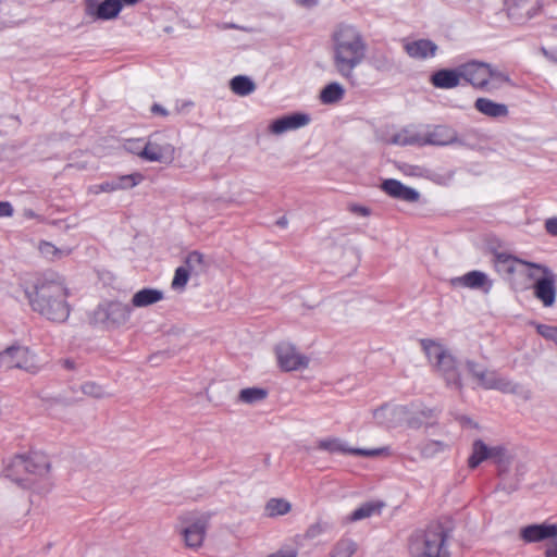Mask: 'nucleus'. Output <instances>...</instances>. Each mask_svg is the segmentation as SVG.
<instances>
[{
    "mask_svg": "<svg viewBox=\"0 0 557 557\" xmlns=\"http://www.w3.org/2000/svg\"><path fill=\"white\" fill-rule=\"evenodd\" d=\"M184 267L189 270L191 274L199 275L206 270L203 255L198 251L188 253L185 259Z\"/></svg>",
    "mask_w": 557,
    "mask_h": 557,
    "instance_id": "nucleus-38",
    "label": "nucleus"
},
{
    "mask_svg": "<svg viewBox=\"0 0 557 557\" xmlns=\"http://www.w3.org/2000/svg\"><path fill=\"white\" fill-rule=\"evenodd\" d=\"M123 2V7H134L139 3L141 0H121Z\"/></svg>",
    "mask_w": 557,
    "mask_h": 557,
    "instance_id": "nucleus-57",
    "label": "nucleus"
},
{
    "mask_svg": "<svg viewBox=\"0 0 557 557\" xmlns=\"http://www.w3.org/2000/svg\"><path fill=\"white\" fill-rule=\"evenodd\" d=\"M404 49L410 58L425 60L435 57L438 47L430 39H418L406 42Z\"/></svg>",
    "mask_w": 557,
    "mask_h": 557,
    "instance_id": "nucleus-22",
    "label": "nucleus"
},
{
    "mask_svg": "<svg viewBox=\"0 0 557 557\" xmlns=\"http://www.w3.org/2000/svg\"><path fill=\"white\" fill-rule=\"evenodd\" d=\"M449 445L442 441H429L421 447V454L425 458H433L448 449Z\"/></svg>",
    "mask_w": 557,
    "mask_h": 557,
    "instance_id": "nucleus-40",
    "label": "nucleus"
},
{
    "mask_svg": "<svg viewBox=\"0 0 557 557\" xmlns=\"http://www.w3.org/2000/svg\"><path fill=\"white\" fill-rule=\"evenodd\" d=\"M532 269L542 271L543 277L534 283V296L542 302L544 307H553L556 301V276L546 267L541 264H532Z\"/></svg>",
    "mask_w": 557,
    "mask_h": 557,
    "instance_id": "nucleus-13",
    "label": "nucleus"
},
{
    "mask_svg": "<svg viewBox=\"0 0 557 557\" xmlns=\"http://www.w3.org/2000/svg\"><path fill=\"white\" fill-rule=\"evenodd\" d=\"M81 391L83 392V394L94 398H104L110 395L103 386L95 382L83 383L81 385Z\"/></svg>",
    "mask_w": 557,
    "mask_h": 557,
    "instance_id": "nucleus-41",
    "label": "nucleus"
},
{
    "mask_svg": "<svg viewBox=\"0 0 557 557\" xmlns=\"http://www.w3.org/2000/svg\"><path fill=\"white\" fill-rule=\"evenodd\" d=\"M32 310L49 321L62 323L70 315L69 288L62 275L48 271L37 273L23 283Z\"/></svg>",
    "mask_w": 557,
    "mask_h": 557,
    "instance_id": "nucleus-1",
    "label": "nucleus"
},
{
    "mask_svg": "<svg viewBox=\"0 0 557 557\" xmlns=\"http://www.w3.org/2000/svg\"><path fill=\"white\" fill-rule=\"evenodd\" d=\"M144 146L140 145V140L139 139H136V140H132L127 144V150L137 154L138 156V151H140L143 149Z\"/></svg>",
    "mask_w": 557,
    "mask_h": 557,
    "instance_id": "nucleus-51",
    "label": "nucleus"
},
{
    "mask_svg": "<svg viewBox=\"0 0 557 557\" xmlns=\"http://www.w3.org/2000/svg\"><path fill=\"white\" fill-rule=\"evenodd\" d=\"M493 446L487 445L481 438L473 441L471 453L468 457L469 469L478 468L482 462L491 460Z\"/></svg>",
    "mask_w": 557,
    "mask_h": 557,
    "instance_id": "nucleus-27",
    "label": "nucleus"
},
{
    "mask_svg": "<svg viewBox=\"0 0 557 557\" xmlns=\"http://www.w3.org/2000/svg\"><path fill=\"white\" fill-rule=\"evenodd\" d=\"M310 121L311 119L307 113L296 112L283 115L269 124L268 132L271 135L281 136L287 132L307 126Z\"/></svg>",
    "mask_w": 557,
    "mask_h": 557,
    "instance_id": "nucleus-16",
    "label": "nucleus"
},
{
    "mask_svg": "<svg viewBox=\"0 0 557 557\" xmlns=\"http://www.w3.org/2000/svg\"><path fill=\"white\" fill-rule=\"evenodd\" d=\"M164 297L162 290L157 288H143L136 292L131 300L135 308H145L161 301Z\"/></svg>",
    "mask_w": 557,
    "mask_h": 557,
    "instance_id": "nucleus-28",
    "label": "nucleus"
},
{
    "mask_svg": "<svg viewBox=\"0 0 557 557\" xmlns=\"http://www.w3.org/2000/svg\"><path fill=\"white\" fill-rule=\"evenodd\" d=\"M451 529L441 521H434L425 529L412 532L408 540V549L411 557H449L446 543Z\"/></svg>",
    "mask_w": 557,
    "mask_h": 557,
    "instance_id": "nucleus-3",
    "label": "nucleus"
},
{
    "mask_svg": "<svg viewBox=\"0 0 557 557\" xmlns=\"http://www.w3.org/2000/svg\"><path fill=\"white\" fill-rule=\"evenodd\" d=\"M88 190H89V193L97 195L100 193H112V191H114V187L110 186V183L108 181V182H103L101 184L92 185L89 187Z\"/></svg>",
    "mask_w": 557,
    "mask_h": 557,
    "instance_id": "nucleus-47",
    "label": "nucleus"
},
{
    "mask_svg": "<svg viewBox=\"0 0 557 557\" xmlns=\"http://www.w3.org/2000/svg\"><path fill=\"white\" fill-rule=\"evenodd\" d=\"M391 141L395 145L407 146V145H419L422 146V136L410 129H403L395 134Z\"/></svg>",
    "mask_w": 557,
    "mask_h": 557,
    "instance_id": "nucleus-36",
    "label": "nucleus"
},
{
    "mask_svg": "<svg viewBox=\"0 0 557 557\" xmlns=\"http://www.w3.org/2000/svg\"><path fill=\"white\" fill-rule=\"evenodd\" d=\"M64 366H65L67 369H74V361H72V360H65V361H64Z\"/></svg>",
    "mask_w": 557,
    "mask_h": 557,
    "instance_id": "nucleus-58",
    "label": "nucleus"
},
{
    "mask_svg": "<svg viewBox=\"0 0 557 557\" xmlns=\"http://www.w3.org/2000/svg\"><path fill=\"white\" fill-rule=\"evenodd\" d=\"M143 180V175L139 173L123 175L112 181H109L110 186L114 187L115 190L128 189L138 185Z\"/></svg>",
    "mask_w": 557,
    "mask_h": 557,
    "instance_id": "nucleus-37",
    "label": "nucleus"
},
{
    "mask_svg": "<svg viewBox=\"0 0 557 557\" xmlns=\"http://www.w3.org/2000/svg\"><path fill=\"white\" fill-rule=\"evenodd\" d=\"M493 262H494L495 270L499 274H504V275L513 274L515 272L518 271V268H520V267L532 268V264H533L531 262L522 261V260H520L511 255H508L506 252H496L494 255Z\"/></svg>",
    "mask_w": 557,
    "mask_h": 557,
    "instance_id": "nucleus-23",
    "label": "nucleus"
},
{
    "mask_svg": "<svg viewBox=\"0 0 557 557\" xmlns=\"http://www.w3.org/2000/svg\"><path fill=\"white\" fill-rule=\"evenodd\" d=\"M0 367L4 370L17 369L36 374L41 370L42 364L38 356L28 347L12 345L0 351Z\"/></svg>",
    "mask_w": 557,
    "mask_h": 557,
    "instance_id": "nucleus-7",
    "label": "nucleus"
},
{
    "mask_svg": "<svg viewBox=\"0 0 557 557\" xmlns=\"http://www.w3.org/2000/svg\"><path fill=\"white\" fill-rule=\"evenodd\" d=\"M373 419L377 424L395 428L405 423L408 414V407L401 405L385 404L372 412Z\"/></svg>",
    "mask_w": 557,
    "mask_h": 557,
    "instance_id": "nucleus-15",
    "label": "nucleus"
},
{
    "mask_svg": "<svg viewBox=\"0 0 557 557\" xmlns=\"http://www.w3.org/2000/svg\"><path fill=\"white\" fill-rule=\"evenodd\" d=\"M485 389H498L504 393H517L519 386L506 377L499 376L495 371L483 369L475 379Z\"/></svg>",
    "mask_w": 557,
    "mask_h": 557,
    "instance_id": "nucleus-17",
    "label": "nucleus"
},
{
    "mask_svg": "<svg viewBox=\"0 0 557 557\" xmlns=\"http://www.w3.org/2000/svg\"><path fill=\"white\" fill-rule=\"evenodd\" d=\"M318 449L325 450L330 454H350L367 458L387 457L391 455V448L388 446L379 448H352L342 438L338 437H326L318 442Z\"/></svg>",
    "mask_w": 557,
    "mask_h": 557,
    "instance_id": "nucleus-11",
    "label": "nucleus"
},
{
    "mask_svg": "<svg viewBox=\"0 0 557 557\" xmlns=\"http://www.w3.org/2000/svg\"><path fill=\"white\" fill-rule=\"evenodd\" d=\"M268 396V391L262 387L243 388L238 394V401L253 405L263 401Z\"/></svg>",
    "mask_w": 557,
    "mask_h": 557,
    "instance_id": "nucleus-34",
    "label": "nucleus"
},
{
    "mask_svg": "<svg viewBox=\"0 0 557 557\" xmlns=\"http://www.w3.org/2000/svg\"><path fill=\"white\" fill-rule=\"evenodd\" d=\"M209 513L188 512L180 517L183 527L180 531L186 547L197 549L202 546L210 520Z\"/></svg>",
    "mask_w": 557,
    "mask_h": 557,
    "instance_id": "nucleus-8",
    "label": "nucleus"
},
{
    "mask_svg": "<svg viewBox=\"0 0 557 557\" xmlns=\"http://www.w3.org/2000/svg\"><path fill=\"white\" fill-rule=\"evenodd\" d=\"M520 537L525 543H537L557 537V524H530L520 530Z\"/></svg>",
    "mask_w": 557,
    "mask_h": 557,
    "instance_id": "nucleus-19",
    "label": "nucleus"
},
{
    "mask_svg": "<svg viewBox=\"0 0 557 557\" xmlns=\"http://www.w3.org/2000/svg\"><path fill=\"white\" fill-rule=\"evenodd\" d=\"M268 557H297V552L292 550H278L274 554L269 555Z\"/></svg>",
    "mask_w": 557,
    "mask_h": 557,
    "instance_id": "nucleus-52",
    "label": "nucleus"
},
{
    "mask_svg": "<svg viewBox=\"0 0 557 557\" xmlns=\"http://www.w3.org/2000/svg\"><path fill=\"white\" fill-rule=\"evenodd\" d=\"M382 189L388 196L407 202H417L420 198L419 191L393 178L385 180L382 183Z\"/></svg>",
    "mask_w": 557,
    "mask_h": 557,
    "instance_id": "nucleus-21",
    "label": "nucleus"
},
{
    "mask_svg": "<svg viewBox=\"0 0 557 557\" xmlns=\"http://www.w3.org/2000/svg\"><path fill=\"white\" fill-rule=\"evenodd\" d=\"M529 276H530L531 278H534V277H535V274H534L533 272H531V273L529 274Z\"/></svg>",
    "mask_w": 557,
    "mask_h": 557,
    "instance_id": "nucleus-60",
    "label": "nucleus"
},
{
    "mask_svg": "<svg viewBox=\"0 0 557 557\" xmlns=\"http://www.w3.org/2000/svg\"><path fill=\"white\" fill-rule=\"evenodd\" d=\"M399 170L403 171L406 175H416L418 168L409 164H403L399 166Z\"/></svg>",
    "mask_w": 557,
    "mask_h": 557,
    "instance_id": "nucleus-54",
    "label": "nucleus"
},
{
    "mask_svg": "<svg viewBox=\"0 0 557 557\" xmlns=\"http://www.w3.org/2000/svg\"><path fill=\"white\" fill-rule=\"evenodd\" d=\"M277 223H278L280 225H285V224H286V222H285L284 220H280Z\"/></svg>",
    "mask_w": 557,
    "mask_h": 557,
    "instance_id": "nucleus-59",
    "label": "nucleus"
},
{
    "mask_svg": "<svg viewBox=\"0 0 557 557\" xmlns=\"http://www.w3.org/2000/svg\"><path fill=\"white\" fill-rule=\"evenodd\" d=\"M344 96V87L337 82H332L321 90L320 100L324 104H333L339 102Z\"/></svg>",
    "mask_w": 557,
    "mask_h": 557,
    "instance_id": "nucleus-29",
    "label": "nucleus"
},
{
    "mask_svg": "<svg viewBox=\"0 0 557 557\" xmlns=\"http://www.w3.org/2000/svg\"><path fill=\"white\" fill-rule=\"evenodd\" d=\"M421 347L436 373L443 377L450 388L461 391L463 387L460 363L451 352L440 342L433 339H421Z\"/></svg>",
    "mask_w": 557,
    "mask_h": 557,
    "instance_id": "nucleus-5",
    "label": "nucleus"
},
{
    "mask_svg": "<svg viewBox=\"0 0 557 557\" xmlns=\"http://www.w3.org/2000/svg\"><path fill=\"white\" fill-rule=\"evenodd\" d=\"M545 228L549 234L557 236V216L546 220Z\"/></svg>",
    "mask_w": 557,
    "mask_h": 557,
    "instance_id": "nucleus-50",
    "label": "nucleus"
},
{
    "mask_svg": "<svg viewBox=\"0 0 557 557\" xmlns=\"http://www.w3.org/2000/svg\"><path fill=\"white\" fill-rule=\"evenodd\" d=\"M50 460L40 451L28 455L16 454L12 456L4 469V476L20 485H35L37 478H45L50 472Z\"/></svg>",
    "mask_w": 557,
    "mask_h": 557,
    "instance_id": "nucleus-4",
    "label": "nucleus"
},
{
    "mask_svg": "<svg viewBox=\"0 0 557 557\" xmlns=\"http://www.w3.org/2000/svg\"><path fill=\"white\" fill-rule=\"evenodd\" d=\"M290 510V504L283 498H271L265 506V511L270 517L282 516Z\"/></svg>",
    "mask_w": 557,
    "mask_h": 557,
    "instance_id": "nucleus-39",
    "label": "nucleus"
},
{
    "mask_svg": "<svg viewBox=\"0 0 557 557\" xmlns=\"http://www.w3.org/2000/svg\"><path fill=\"white\" fill-rule=\"evenodd\" d=\"M545 557H557V540L546 547Z\"/></svg>",
    "mask_w": 557,
    "mask_h": 557,
    "instance_id": "nucleus-53",
    "label": "nucleus"
},
{
    "mask_svg": "<svg viewBox=\"0 0 557 557\" xmlns=\"http://www.w3.org/2000/svg\"><path fill=\"white\" fill-rule=\"evenodd\" d=\"M460 66L457 69L438 70L431 76V83L434 87L441 89H451L460 85L461 81Z\"/></svg>",
    "mask_w": 557,
    "mask_h": 557,
    "instance_id": "nucleus-24",
    "label": "nucleus"
},
{
    "mask_svg": "<svg viewBox=\"0 0 557 557\" xmlns=\"http://www.w3.org/2000/svg\"><path fill=\"white\" fill-rule=\"evenodd\" d=\"M461 78L483 91H494L504 85L512 86L510 77L488 63L471 61L460 65Z\"/></svg>",
    "mask_w": 557,
    "mask_h": 557,
    "instance_id": "nucleus-6",
    "label": "nucleus"
},
{
    "mask_svg": "<svg viewBox=\"0 0 557 557\" xmlns=\"http://www.w3.org/2000/svg\"><path fill=\"white\" fill-rule=\"evenodd\" d=\"M372 64L377 71H389L393 67V61L385 53L373 55Z\"/></svg>",
    "mask_w": 557,
    "mask_h": 557,
    "instance_id": "nucleus-44",
    "label": "nucleus"
},
{
    "mask_svg": "<svg viewBox=\"0 0 557 557\" xmlns=\"http://www.w3.org/2000/svg\"><path fill=\"white\" fill-rule=\"evenodd\" d=\"M298 5L304 8H312L318 4L319 0H294Z\"/></svg>",
    "mask_w": 557,
    "mask_h": 557,
    "instance_id": "nucleus-55",
    "label": "nucleus"
},
{
    "mask_svg": "<svg viewBox=\"0 0 557 557\" xmlns=\"http://www.w3.org/2000/svg\"><path fill=\"white\" fill-rule=\"evenodd\" d=\"M382 506V503H366L349 515L348 521L356 522L369 518L376 512L379 513Z\"/></svg>",
    "mask_w": 557,
    "mask_h": 557,
    "instance_id": "nucleus-35",
    "label": "nucleus"
},
{
    "mask_svg": "<svg viewBox=\"0 0 557 557\" xmlns=\"http://www.w3.org/2000/svg\"><path fill=\"white\" fill-rule=\"evenodd\" d=\"M405 423L408 428L419 429L436 417L434 409L410 405Z\"/></svg>",
    "mask_w": 557,
    "mask_h": 557,
    "instance_id": "nucleus-26",
    "label": "nucleus"
},
{
    "mask_svg": "<svg viewBox=\"0 0 557 557\" xmlns=\"http://www.w3.org/2000/svg\"><path fill=\"white\" fill-rule=\"evenodd\" d=\"M231 90L240 97L248 96L256 90V84L251 78L245 75H237L230 82Z\"/></svg>",
    "mask_w": 557,
    "mask_h": 557,
    "instance_id": "nucleus-30",
    "label": "nucleus"
},
{
    "mask_svg": "<svg viewBox=\"0 0 557 557\" xmlns=\"http://www.w3.org/2000/svg\"><path fill=\"white\" fill-rule=\"evenodd\" d=\"M358 549V544L348 537L338 540L330 552V557H352Z\"/></svg>",
    "mask_w": 557,
    "mask_h": 557,
    "instance_id": "nucleus-32",
    "label": "nucleus"
},
{
    "mask_svg": "<svg viewBox=\"0 0 557 557\" xmlns=\"http://www.w3.org/2000/svg\"><path fill=\"white\" fill-rule=\"evenodd\" d=\"M152 112L159 113V114H162V115H166L168 114V111L163 107H161L160 104H153L152 106Z\"/></svg>",
    "mask_w": 557,
    "mask_h": 557,
    "instance_id": "nucleus-56",
    "label": "nucleus"
},
{
    "mask_svg": "<svg viewBox=\"0 0 557 557\" xmlns=\"http://www.w3.org/2000/svg\"><path fill=\"white\" fill-rule=\"evenodd\" d=\"M367 42L354 25L339 24L331 36V62L334 71L344 79L352 81L355 70L367 54Z\"/></svg>",
    "mask_w": 557,
    "mask_h": 557,
    "instance_id": "nucleus-2",
    "label": "nucleus"
},
{
    "mask_svg": "<svg viewBox=\"0 0 557 557\" xmlns=\"http://www.w3.org/2000/svg\"><path fill=\"white\" fill-rule=\"evenodd\" d=\"M329 529L330 525L326 522L317 521L315 523L308 527L305 533V537L309 540L315 539Z\"/></svg>",
    "mask_w": 557,
    "mask_h": 557,
    "instance_id": "nucleus-43",
    "label": "nucleus"
},
{
    "mask_svg": "<svg viewBox=\"0 0 557 557\" xmlns=\"http://www.w3.org/2000/svg\"><path fill=\"white\" fill-rule=\"evenodd\" d=\"M348 210L351 213L357 214V215H361V216L370 215V209L368 207H364V206L352 203V205L348 206Z\"/></svg>",
    "mask_w": 557,
    "mask_h": 557,
    "instance_id": "nucleus-48",
    "label": "nucleus"
},
{
    "mask_svg": "<svg viewBox=\"0 0 557 557\" xmlns=\"http://www.w3.org/2000/svg\"><path fill=\"white\" fill-rule=\"evenodd\" d=\"M123 9L121 0H84V11L94 21H112Z\"/></svg>",
    "mask_w": 557,
    "mask_h": 557,
    "instance_id": "nucleus-14",
    "label": "nucleus"
},
{
    "mask_svg": "<svg viewBox=\"0 0 557 557\" xmlns=\"http://www.w3.org/2000/svg\"><path fill=\"white\" fill-rule=\"evenodd\" d=\"M275 356L278 367L285 372L307 369L310 362L309 357L288 342H281L275 346Z\"/></svg>",
    "mask_w": 557,
    "mask_h": 557,
    "instance_id": "nucleus-12",
    "label": "nucleus"
},
{
    "mask_svg": "<svg viewBox=\"0 0 557 557\" xmlns=\"http://www.w3.org/2000/svg\"><path fill=\"white\" fill-rule=\"evenodd\" d=\"M454 286H463L471 289H482L484 293H488L492 288V281L482 271H470L462 276L454 277L450 280Z\"/></svg>",
    "mask_w": 557,
    "mask_h": 557,
    "instance_id": "nucleus-20",
    "label": "nucleus"
},
{
    "mask_svg": "<svg viewBox=\"0 0 557 557\" xmlns=\"http://www.w3.org/2000/svg\"><path fill=\"white\" fill-rule=\"evenodd\" d=\"M13 212V207L9 201H0V218L12 216Z\"/></svg>",
    "mask_w": 557,
    "mask_h": 557,
    "instance_id": "nucleus-49",
    "label": "nucleus"
},
{
    "mask_svg": "<svg viewBox=\"0 0 557 557\" xmlns=\"http://www.w3.org/2000/svg\"><path fill=\"white\" fill-rule=\"evenodd\" d=\"M537 333L544 338L552 341L557 346V326L539 324L536 326Z\"/></svg>",
    "mask_w": 557,
    "mask_h": 557,
    "instance_id": "nucleus-45",
    "label": "nucleus"
},
{
    "mask_svg": "<svg viewBox=\"0 0 557 557\" xmlns=\"http://www.w3.org/2000/svg\"><path fill=\"white\" fill-rule=\"evenodd\" d=\"M190 274L191 273L189 272V270L186 269L184 265L178 267L175 271V274H174V277H173V281L171 284L172 288L173 289H184L188 282Z\"/></svg>",
    "mask_w": 557,
    "mask_h": 557,
    "instance_id": "nucleus-42",
    "label": "nucleus"
},
{
    "mask_svg": "<svg viewBox=\"0 0 557 557\" xmlns=\"http://www.w3.org/2000/svg\"><path fill=\"white\" fill-rule=\"evenodd\" d=\"M474 109L481 114L491 119L507 117L509 114L508 106L495 102L490 98H478L474 101Z\"/></svg>",
    "mask_w": 557,
    "mask_h": 557,
    "instance_id": "nucleus-25",
    "label": "nucleus"
},
{
    "mask_svg": "<svg viewBox=\"0 0 557 557\" xmlns=\"http://www.w3.org/2000/svg\"><path fill=\"white\" fill-rule=\"evenodd\" d=\"M513 455L505 445H494L492 449L491 461L498 469L505 470L512 461Z\"/></svg>",
    "mask_w": 557,
    "mask_h": 557,
    "instance_id": "nucleus-33",
    "label": "nucleus"
},
{
    "mask_svg": "<svg viewBox=\"0 0 557 557\" xmlns=\"http://www.w3.org/2000/svg\"><path fill=\"white\" fill-rule=\"evenodd\" d=\"M465 367L467 369V371L469 372V374L473 377V379H476V376L479 375V373L481 371H483V369L485 368L484 366L473 361V360H467L465 362Z\"/></svg>",
    "mask_w": 557,
    "mask_h": 557,
    "instance_id": "nucleus-46",
    "label": "nucleus"
},
{
    "mask_svg": "<svg viewBox=\"0 0 557 557\" xmlns=\"http://www.w3.org/2000/svg\"><path fill=\"white\" fill-rule=\"evenodd\" d=\"M422 146L435 145V146H448L453 144H461L457 132L447 126H436L432 131L421 134Z\"/></svg>",
    "mask_w": 557,
    "mask_h": 557,
    "instance_id": "nucleus-18",
    "label": "nucleus"
},
{
    "mask_svg": "<svg viewBox=\"0 0 557 557\" xmlns=\"http://www.w3.org/2000/svg\"><path fill=\"white\" fill-rule=\"evenodd\" d=\"M138 157L149 162L171 163L175 157V147L164 133L152 134Z\"/></svg>",
    "mask_w": 557,
    "mask_h": 557,
    "instance_id": "nucleus-10",
    "label": "nucleus"
},
{
    "mask_svg": "<svg viewBox=\"0 0 557 557\" xmlns=\"http://www.w3.org/2000/svg\"><path fill=\"white\" fill-rule=\"evenodd\" d=\"M132 309L120 301H109L99 305L91 314V321L96 325L106 329H115L124 325L131 318Z\"/></svg>",
    "mask_w": 557,
    "mask_h": 557,
    "instance_id": "nucleus-9",
    "label": "nucleus"
},
{
    "mask_svg": "<svg viewBox=\"0 0 557 557\" xmlns=\"http://www.w3.org/2000/svg\"><path fill=\"white\" fill-rule=\"evenodd\" d=\"M38 249L42 257L51 261L60 260L72 253V248L55 247L52 243L49 242H41L38 246Z\"/></svg>",
    "mask_w": 557,
    "mask_h": 557,
    "instance_id": "nucleus-31",
    "label": "nucleus"
}]
</instances>
